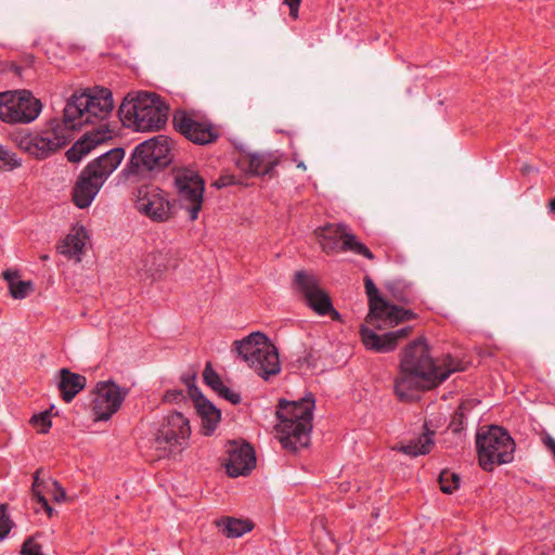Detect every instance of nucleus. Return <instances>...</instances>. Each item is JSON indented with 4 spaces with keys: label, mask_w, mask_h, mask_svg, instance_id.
Returning <instances> with one entry per match:
<instances>
[{
    "label": "nucleus",
    "mask_w": 555,
    "mask_h": 555,
    "mask_svg": "<svg viewBox=\"0 0 555 555\" xmlns=\"http://www.w3.org/2000/svg\"><path fill=\"white\" fill-rule=\"evenodd\" d=\"M135 207L153 221L163 222L172 216L175 205L170 203L163 190L153 185H143L138 190Z\"/></svg>",
    "instance_id": "nucleus-14"
},
{
    "label": "nucleus",
    "mask_w": 555,
    "mask_h": 555,
    "mask_svg": "<svg viewBox=\"0 0 555 555\" xmlns=\"http://www.w3.org/2000/svg\"><path fill=\"white\" fill-rule=\"evenodd\" d=\"M42 483H43V481H41L39 479V470H37L35 474V477H34L33 494L36 498V500L38 501V503L41 504L42 508H44V511L47 512L49 517H51L53 515V509L49 505L48 500L46 499V496L42 494V492L40 490V487Z\"/></svg>",
    "instance_id": "nucleus-31"
},
{
    "label": "nucleus",
    "mask_w": 555,
    "mask_h": 555,
    "mask_svg": "<svg viewBox=\"0 0 555 555\" xmlns=\"http://www.w3.org/2000/svg\"><path fill=\"white\" fill-rule=\"evenodd\" d=\"M191 435L189 420L180 412L167 415L157 431L154 448L158 451V457L178 454L188 444Z\"/></svg>",
    "instance_id": "nucleus-9"
},
{
    "label": "nucleus",
    "mask_w": 555,
    "mask_h": 555,
    "mask_svg": "<svg viewBox=\"0 0 555 555\" xmlns=\"http://www.w3.org/2000/svg\"><path fill=\"white\" fill-rule=\"evenodd\" d=\"M515 441L503 427L482 426L476 435V449L479 465L491 472L495 465L511 463L514 460Z\"/></svg>",
    "instance_id": "nucleus-6"
},
{
    "label": "nucleus",
    "mask_w": 555,
    "mask_h": 555,
    "mask_svg": "<svg viewBox=\"0 0 555 555\" xmlns=\"http://www.w3.org/2000/svg\"><path fill=\"white\" fill-rule=\"evenodd\" d=\"M219 530L228 538H240L253 529L249 520L237 519L233 517H223L216 521Z\"/></svg>",
    "instance_id": "nucleus-26"
},
{
    "label": "nucleus",
    "mask_w": 555,
    "mask_h": 555,
    "mask_svg": "<svg viewBox=\"0 0 555 555\" xmlns=\"http://www.w3.org/2000/svg\"><path fill=\"white\" fill-rule=\"evenodd\" d=\"M30 422L41 434H46L52 425L51 415L48 411H44L38 415H34Z\"/></svg>",
    "instance_id": "nucleus-34"
},
{
    "label": "nucleus",
    "mask_w": 555,
    "mask_h": 555,
    "mask_svg": "<svg viewBox=\"0 0 555 555\" xmlns=\"http://www.w3.org/2000/svg\"><path fill=\"white\" fill-rule=\"evenodd\" d=\"M544 443L555 456V439L552 438L551 436H546V438L544 439Z\"/></svg>",
    "instance_id": "nucleus-45"
},
{
    "label": "nucleus",
    "mask_w": 555,
    "mask_h": 555,
    "mask_svg": "<svg viewBox=\"0 0 555 555\" xmlns=\"http://www.w3.org/2000/svg\"><path fill=\"white\" fill-rule=\"evenodd\" d=\"M434 435L435 431H429L422 434L415 439L410 440L408 443L401 444L398 450L410 456H418L425 455L430 452L434 446Z\"/></svg>",
    "instance_id": "nucleus-24"
},
{
    "label": "nucleus",
    "mask_w": 555,
    "mask_h": 555,
    "mask_svg": "<svg viewBox=\"0 0 555 555\" xmlns=\"http://www.w3.org/2000/svg\"><path fill=\"white\" fill-rule=\"evenodd\" d=\"M305 362L309 365V366H313L314 365V362H315V358L309 353L305 357Z\"/></svg>",
    "instance_id": "nucleus-46"
},
{
    "label": "nucleus",
    "mask_w": 555,
    "mask_h": 555,
    "mask_svg": "<svg viewBox=\"0 0 555 555\" xmlns=\"http://www.w3.org/2000/svg\"><path fill=\"white\" fill-rule=\"evenodd\" d=\"M169 108L156 93H128L118 109L119 119L135 131H157L168 120Z\"/></svg>",
    "instance_id": "nucleus-4"
},
{
    "label": "nucleus",
    "mask_w": 555,
    "mask_h": 555,
    "mask_svg": "<svg viewBox=\"0 0 555 555\" xmlns=\"http://www.w3.org/2000/svg\"><path fill=\"white\" fill-rule=\"evenodd\" d=\"M23 555H43L41 545L35 543L33 539H27L22 546Z\"/></svg>",
    "instance_id": "nucleus-37"
},
{
    "label": "nucleus",
    "mask_w": 555,
    "mask_h": 555,
    "mask_svg": "<svg viewBox=\"0 0 555 555\" xmlns=\"http://www.w3.org/2000/svg\"><path fill=\"white\" fill-rule=\"evenodd\" d=\"M193 382L194 376L186 382L189 396L193 400L197 414L201 417L204 434L209 436L217 428L221 420V412L203 396Z\"/></svg>",
    "instance_id": "nucleus-17"
},
{
    "label": "nucleus",
    "mask_w": 555,
    "mask_h": 555,
    "mask_svg": "<svg viewBox=\"0 0 555 555\" xmlns=\"http://www.w3.org/2000/svg\"><path fill=\"white\" fill-rule=\"evenodd\" d=\"M113 108V95L106 88L74 93L66 102L62 120L52 119L44 129L25 138L22 144L29 154L43 159L67 145L75 130L87 124H100L66 152L67 159L77 163L96 145L112 138L107 124L102 122L109 117Z\"/></svg>",
    "instance_id": "nucleus-1"
},
{
    "label": "nucleus",
    "mask_w": 555,
    "mask_h": 555,
    "mask_svg": "<svg viewBox=\"0 0 555 555\" xmlns=\"http://www.w3.org/2000/svg\"><path fill=\"white\" fill-rule=\"evenodd\" d=\"M173 182L179 205L189 212L190 220H196L203 206L204 179L194 168L180 167L173 172Z\"/></svg>",
    "instance_id": "nucleus-10"
},
{
    "label": "nucleus",
    "mask_w": 555,
    "mask_h": 555,
    "mask_svg": "<svg viewBox=\"0 0 555 555\" xmlns=\"http://www.w3.org/2000/svg\"><path fill=\"white\" fill-rule=\"evenodd\" d=\"M11 530L10 520L3 506H0V540L4 539Z\"/></svg>",
    "instance_id": "nucleus-38"
},
{
    "label": "nucleus",
    "mask_w": 555,
    "mask_h": 555,
    "mask_svg": "<svg viewBox=\"0 0 555 555\" xmlns=\"http://www.w3.org/2000/svg\"><path fill=\"white\" fill-rule=\"evenodd\" d=\"M15 70H16V74H17L18 76H21V75H22V74H21V68H20V67H16V68H15Z\"/></svg>",
    "instance_id": "nucleus-48"
},
{
    "label": "nucleus",
    "mask_w": 555,
    "mask_h": 555,
    "mask_svg": "<svg viewBox=\"0 0 555 555\" xmlns=\"http://www.w3.org/2000/svg\"><path fill=\"white\" fill-rule=\"evenodd\" d=\"M103 184L85 169L81 171L73 190V201L81 209L91 205Z\"/></svg>",
    "instance_id": "nucleus-20"
},
{
    "label": "nucleus",
    "mask_w": 555,
    "mask_h": 555,
    "mask_svg": "<svg viewBox=\"0 0 555 555\" xmlns=\"http://www.w3.org/2000/svg\"><path fill=\"white\" fill-rule=\"evenodd\" d=\"M466 369L465 364L446 354L435 361L424 338L406 345L400 360V372L395 380L396 395L404 401L414 400L420 390L431 389L443 383L452 373Z\"/></svg>",
    "instance_id": "nucleus-2"
},
{
    "label": "nucleus",
    "mask_w": 555,
    "mask_h": 555,
    "mask_svg": "<svg viewBox=\"0 0 555 555\" xmlns=\"http://www.w3.org/2000/svg\"><path fill=\"white\" fill-rule=\"evenodd\" d=\"M15 92H0V120L4 122L15 124V120L26 117L25 113H17L14 108Z\"/></svg>",
    "instance_id": "nucleus-27"
},
{
    "label": "nucleus",
    "mask_w": 555,
    "mask_h": 555,
    "mask_svg": "<svg viewBox=\"0 0 555 555\" xmlns=\"http://www.w3.org/2000/svg\"><path fill=\"white\" fill-rule=\"evenodd\" d=\"M294 284L304 296L306 304L319 315L330 314L333 320H339L340 314L334 309L328 294L321 288L318 279L305 271L295 273Z\"/></svg>",
    "instance_id": "nucleus-13"
},
{
    "label": "nucleus",
    "mask_w": 555,
    "mask_h": 555,
    "mask_svg": "<svg viewBox=\"0 0 555 555\" xmlns=\"http://www.w3.org/2000/svg\"><path fill=\"white\" fill-rule=\"evenodd\" d=\"M298 167L306 169V166L304 165V163H300V164L298 165Z\"/></svg>",
    "instance_id": "nucleus-49"
},
{
    "label": "nucleus",
    "mask_w": 555,
    "mask_h": 555,
    "mask_svg": "<svg viewBox=\"0 0 555 555\" xmlns=\"http://www.w3.org/2000/svg\"><path fill=\"white\" fill-rule=\"evenodd\" d=\"M440 489L443 493L451 494L460 486V477L450 470H442L439 475Z\"/></svg>",
    "instance_id": "nucleus-28"
},
{
    "label": "nucleus",
    "mask_w": 555,
    "mask_h": 555,
    "mask_svg": "<svg viewBox=\"0 0 555 555\" xmlns=\"http://www.w3.org/2000/svg\"><path fill=\"white\" fill-rule=\"evenodd\" d=\"M364 286L370 304V312L365 319L369 324L374 325L377 328H382L379 322L388 325H396L399 322L415 318V313L412 310L399 308L385 300L379 295L378 289L371 278L365 276Z\"/></svg>",
    "instance_id": "nucleus-11"
},
{
    "label": "nucleus",
    "mask_w": 555,
    "mask_h": 555,
    "mask_svg": "<svg viewBox=\"0 0 555 555\" xmlns=\"http://www.w3.org/2000/svg\"><path fill=\"white\" fill-rule=\"evenodd\" d=\"M51 486L53 488V490H52L53 499L56 502L65 501L66 493H65V490L60 486V483L54 480V481H52Z\"/></svg>",
    "instance_id": "nucleus-40"
},
{
    "label": "nucleus",
    "mask_w": 555,
    "mask_h": 555,
    "mask_svg": "<svg viewBox=\"0 0 555 555\" xmlns=\"http://www.w3.org/2000/svg\"><path fill=\"white\" fill-rule=\"evenodd\" d=\"M155 260H156L155 255H152V254L149 255L144 260L145 263L143 267V270L146 272V274L152 276L153 279H155L162 272V268H163L162 263L157 264V267L154 268L153 266H154Z\"/></svg>",
    "instance_id": "nucleus-36"
},
{
    "label": "nucleus",
    "mask_w": 555,
    "mask_h": 555,
    "mask_svg": "<svg viewBox=\"0 0 555 555\" xmlns=\"http://www.w3.org/2000/svg\"><path fill=\"white\" fill-rule=\"evenodd\" d=\"M279 159L271 153L249 155V171L255 176L272 177Z\"/></svg>",
    "instance_id": "nucleus-25"
},
{
    "label": "nucleus",
    "mask_w": 555,
    "mask_h": 555,
    "mask_svg": "<svg viewBox=\"0 0 555 555\" xmlns=\"http://www.w3.org/2000/svg\"><path fill=\"white\" fill-rule=\"evenodd\" d=\"M14 108L17 113H25L26 117L15 120V124H28L34 121L40 114L42 105L30 91L15 90Z\"/></svg>",
    "instance_id": "nucleus-21"
},
{
    "label": "nucleus",
    "mask_w": 555,
    "mask_h": 555,
    "mask_svg": "<svg viewBox=\"0 0 555 555\" xmlns=\"http://www.w3.org/2000/svg\"><path fill=\"white\" fill-rule=\"evenodd\" d=\"M125 157V150L122 147H115L107 152L102 153L100 156L94 158L85 168L90 175H92L102 184L106 179L117 169L121 160Z\"/></svg>",
    "instance_id": "nucleus-19"
},
{
    "label": "nucleus",
    "mask_w": 555,
    "mask_h": 555,
    "mask_svg": "<svg viewBox=\"0 0 555 555\" xmlns=\"http://www.w3.org/2000/svg\"><path fill=\"white\" fill-rule=\"evenodd\" d=\"M233 345L238 357L264 380L281 372L278 348L266 334L253 332L242 340H235Z\"/></svg>",
    "instance_id": "nucleus-5"
},
{
    "label": "nucleus",
    "mask_w": 555,
    "mask_h": 555,
    "mask_svg": "<svg viewBox=\"0 0 555 555\" xmlns=\"http://www.w3.org/2000/svg\"><path fill=\"white\" fill-rule=\"evenodd\" d=\"M88 238V232L83 227L75 228L63 240L62 244L59 246V250L67 257H77V259L80 260Z\"/></svg>",
    "instance_id": "nucleus-23"
},
{
    "label": "nucleus",
    "mask_w": 555,
    "mask_h": 555,
    "mask_svg": "<svg viewBox=\"0 0 555 555\" xmlns=\"http://www.w3.org/2000/svg\"><path fill=\"white\" fill-rule=\"evenodd\" d=\"M256 465V456L253 447L247 443L232 441L228 448V459L224 464L230 477L248 475Z\"/></svg>",
    "instance_id": "nucleus-16"
},
{
    "label": "nucleus",
    "mask_w": 555,
    "mask_h": 555,
    "mask_svg": "<svg viewBox=\"0 0 555 555\" xmlns=\"http://www.w3.org/2000/svg\"><path fill=\"white\" fill-rule=\"evenodd\" d=\"M550 212L555 214V197L548 203Z\"/></svg>",
    "instance_id": "nucleus-47"
},
{
    "label": "nucleus",
    "mask_w": 555,
    "mask_h": 555,
    "mask_svg": "<svg viewBox=\"0 0 555 555\" xmlns=\"http://www.w3.org/2000/svg\"><path fill=\"white\" fill-rule=\"evenodd\" d=\"M173 128L196 145H208L220 137L219 129L203 113L194 109H177L172 115Z\"/></svg>",
    "instance_id": "nucleus-8"
},
{
    "label": "nucleus",
    "mask_w": 555,
    "mask_h": 555,
    "mask_svg": "<svg viewBox=\"0 0 555 555\" xmlns=\"http://www.w3.org/2000/svg\"><path fill=\"white\" fill-rule=\"evenodd\" d=\"M171 140L163 134L155 135L138 144L129 162L132 173L162 170L172 160Z\"/></svg>",
    "instance_id": "nucleus-7"
},
{
    "label": "nucleus",
    "mask_w": 555,
    "mask_h": 555,
    "mask_svg": "<svg viewBox=\"0 0 555 555\" xmlns=\"http://www.w3.org/2000/svg\"><path fill=\"white\" fill-rule=\"evenodd\" d=\"M87 385L83 375L73 373L68 369L60 371L59 389L65 402H70Z\"/></svg>",
    "instance_id": "nucleus-22"
},
{
    "label": "nucleus",
    "mask_w": 555,
    "mask_h": 555,
    "mask_svg": "<svg viewBox=\"0 0 555 555\" xmlns=\"http://www.w3.org/2000/svg\"><path fill=\"white\" fill-rule=\"evenodd\" d=\"M323 251H352L372 260L373 253L345 224H326L315 231Z\"/></svg>",
    "instance_id": "nucleus-12"
},
{
    "label": "nucleus",
    "mask_w": 555,
    "mask_h": 555,
    "mask_svg": "<svg viewBox=\"0 0 555 555\" xmlns=\"http://www.w3.org/2000/svg\"><path fill=\"white\" fill-rule=\"evenodd\" d=\"M203 377L205 383L216 392H218L224 386L220 376L212 370L210 363L206 364L203 372Z\"/></svg>",
    "instance_id": "nucleus-32"
},
{
    "label": "nucleus",
    "mask_w": 555,
    "mask_h": 555,
    "mask_svg": "<svg viewBox=\"0 0 555 555\" xmlns=\"http://www.w3.org/2000/svg\"><path fill=\"white\" fill-rule=\"evenodd\" d=\"M217 393L232 404H238L241 402V395L232 391L225 385Z\"/></svg>",
    "instance_id": "nucleus-39"
},
{
    "label": "nucleus",
    "mask_w": 555,
    "mask_h": 555,
    "mask_svg": "<svg viewBox=\"0 0 555 555\" xmlns=\"http://www.w3.org/2000/svg\"><path fill=\"white\" fill-rule=\"evenodd\" d=\"M285 4L288 5L291 10V15L294 17H297L298 9L300 5L301 0H285Z\"/></svg>",
    "instance_id": "nucleus-43"
},
{
    "label": "nucleus",
    "mask_w": 555,
    "mask_h": 555,
    "mask_svg": "<svg viewBox=\"0 0 555 555\" xmlns=\"http://www.w3.org/2000/svg\"><path fill=\"white\" fill-rule=\"evenodd\" d=\"M392 295L398 301L404 304H410L415 298L412 284L397 283L392 287Z\"/></svg>",
    "instance_id": "nucleus-29"
},
{
    "label": "nucleus",
    "mask_w": 555,
    "mask_h": 555,
    "mask_svg": "<svg viewBox=\"0 0 555 555\" xmlns=\"http://www.w3.org/2000/svg\"><path fill=\"white\" fill-rule=\"evenodd\" d=\"M465 424H466V416L463 412V406H460L459 410L454 413L449 428L454 434H460L464 429Z\"/></svg>",
    "instance_id": "nucleus-35"
},
{
    "label": "nucleus",
    "mask_w": 555,
    "mask_h": 555,
    "mask_svg": "<svg viewBox=\"0 0 555 555\" xmlns=\"http://www.w3.org/2000/svg\"><path fill=\"white\" fill-rule=\"evenodd\" d=\"M233 183L232 177H220L218 180H216L212 185L217 189H222L224 186H228Z\"/></svg>",
    "instance_id": "nucleus-42"
},
{
    "label": "nucleus",
    "mask_w": 555,
    "mask_h": 555,
    "mask_svg": "<svg viewBox=\"0 0 555 555\" xmlns=\"http://www.w3.org/2000/svg\"><path fill=\"white\" fill-rule=\"evenodd\" d=\"M129 390L120 388L114 382H101L96 385V391L93 399V414L95 421H107L121 406Z\"/></svg>",
    "instance_id": "nucleus-15"
},
{
    "label": "nucleus",
    "mask_w": 555,
    "mask_h": 555,
    "mask_svg": "<svg viewBox=\"0 0 555 555\" xmlns=\"http://www.w3.org/2000/svg\"><path fill=\"white\" fill-rule=\"evenodd\" d=\"M184 398L182 390H169L165 395V400L168 402H178Z\"/></svg>",
    "instance_id": "nucleus-41"
},
{
    "label": "nucleus",
    "mask_w": 555,
    "mask_h": 555,
    "mask_svg": "<svg viewBox=\"0 0 555 555\" xmlns=\"http://www.w3.org/2000/svg\"><path fill=\"white\" fill-rule=\"evenodd\" d=\"M9 287L13 298L23 299L33 291V283L30 281H17Z\"/></svg>",
    "instance_id": "nucleus-33"
},
{
    "label": "nucleus",
    "mask_w": 555,
    "mask_h": 555,
    "mask_svg": "<svg viewBox=\"0 0 555 555\" xmlns=\"http://www.w3.org/2000/svg\"><path fill=\"white\" fill-rule=\"evenodd\" d=\"M411 331V326H404L397 331L378 335L372 328L362 325L360 328V335L366 349L384 353L393 350L397 347L398 341L406 337Z\"/></svg>",
    "instance_id": "nucleus-18"
},
{
    "label": "nucleus",
    "mask_w": 555,
    "mask_h": 555,
    "mask_svg": "<svg viewBox=\"0 0 555 555\" xmlns=\"http://www.w3.org/2000/svg\"><path fill=\"white\" fill-rule=\"evenodd\" d=\"M314 398L311 393L299 401L280 400L276 409L279 423L275 427L284 449L297 451L310 441Z\"/></svg>",
    "instance_id": "nucleus-3"
},
{
    "label": "nucleus",
    "mask_w": 555,
    "mask_h": 555,
    "mask_svg": "<svg viewBox=\"0 0 555 555\" xmlns=\"http://www.w3.org/2000/svg\"><path fill=\"white\" fill-rule=\"evenodd\" d=\"M21 165L22 160L16 157V154L0 144V168L12 170Z\"/></svg>",
    "instance_id": "nucleus-30"
},
{
    "label": "nucleus",
    "mask_w": 555,
    "mask_h": 555,
    "mask_svg": "<svg viewBox=\"0 0 555 555\" xmlns=\"http://www.w3.org/2000/svg\"><path fill=\"white\" fill-rule=\"evenodd\" d=\"M3 278L8 282L9 286H10L11 284L17 282L16 280L18 278V273L16 271H13V270H7L5 272H3Z\"/></svg>",
    "instance_id": "nucleus-44"
}]
</instances>
